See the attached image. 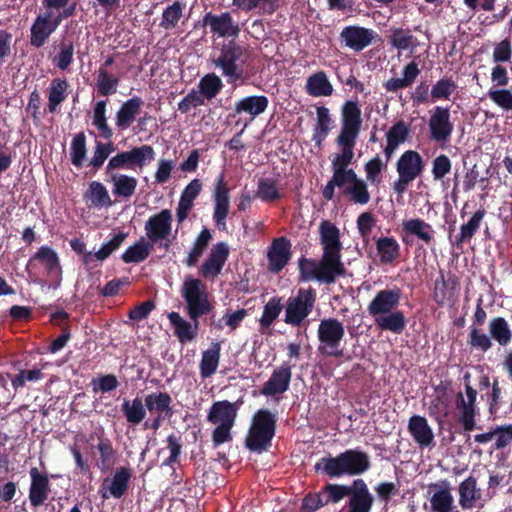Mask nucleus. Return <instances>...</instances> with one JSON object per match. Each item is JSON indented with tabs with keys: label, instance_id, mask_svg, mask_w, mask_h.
Returning a JSON list of instances; mask_svg holds the SVG:
<instances>
[{
	"label": "nucleus",
	"instance_id": "nucleus-14",
	"mask_svg": "<svg viewBox=\"0 0 512 512\" xmlns=\"http://www.w3.org/2000/svg\"><path fill=\"white\" fill-rule=\"evenodd\" d=\"M402 295V289L396 285L377 291L367 306L368 314L374 318L397 310Z\"/></svg>",
	"mask_w": 512,
	"mask_h": 512
},
{
	"label": "nucleus",
	"instance_id": "nucleus-17",
	"mask_svg": "<svg viewBox=\"0 0 512 512\" xmlns=\"http://www.w3.org/2000/svg\"><path fill=\"white\" fill-rule=\"evenodd\" d=\"M30 486L28 499L30 505L38 508L46 503L51 493V484L46 472H41L37 467H31L29 470Z\"/></svg>",
	"mask_w": 512,
	"mask_h": 512
},
{
	"label": "nucleus",
	"instance_id": "nucleus-64",
	"mask_svg": "<svg viewBox=\"0 0 512 512\" xmlns=\"http://www.w3.org/2000/svg\"><path fill=\"white\" fill-rule=\"evenodd\" d=\"M343 195L347 196L351 202L359 205H366L371 200L366 181L355 185H349L343 190Z\"/></svg>",
	"mask_w": 512,
	"mask_h": 512
},
{
	"label": "nucleus",
	"instance_id": "nucleus-33",
	"mask_svg": "<svg viewBox=\"0 0 512 512\" xmlns=\"http://www.w3.org/2000/svg\"><path fill=\"white\" fill-rule=\"evenodd\" d=\"M402 230L408 235L417 237L426 245L434 242V229L432 225L421 218H413L402 222Z\"/></svg>",
	"mask_w": 512,
	"mask_h": 512
},
{
	"label": "nucleus",
	"instance_id": "nucleus-51",
	"mask_svg": "<svg viewBox=\"0 0 512 512\" xmlns=\"http://www.w3.org/2000/svg\"><path fill=\"white\" fill-rule=\"evenodd\" d=\"M234 6L242 11L259 9L263 15H272L279 8L278 0H232Z\"/></svg>",
	"mask_w": 512,
	"mask_h": 512
},
{
	"label": "nucleus",
	"instance_id": "nucleus-24",
	"mask_svg": "<svg viewBox=\"0 0 512 512\" xmlns=\"http://www.w3.org/2000/svg\"><path fill=\"white\" fill-rule=\"evenodd\" d=\"M355 491L349 497L343 510L346 512H371L374 505V496L370 492L367 483L361 479H355Z\"/></svg>",
	"mask_w": 512,
	"mask_h": 512
},
{
	"label": "nucleus",
	"instance_id": "nucleus-49",
	"mask_svg": "<svg viewBox=\"0 0 512 512\" xmlns=\"http://www.w3.org/2000/svg\"><path fill=\"white\" fill-rule=\"evenodd\" d=\"M457 284L455 279H445L444 274L441 273L434 282V301L440 306L444 305L453 296Z\"/></svg>",
	"mask_w": 512,
	"mask_h": 512
},
{
	"label": "nucleus",
	"instance_id": "nucleus-36",
	"mask_svg": "<svg viewBox=\"0 0 512 512\" xmlns=\"http://www.w3.org/2000/svg\"><path fill=\"white\" fill-rule=\"evenodd\" d=\"M459 505L463 510L472 509L476 501L481 498V490L477 488V480L469 476L463 480L458 487Z\"/></svg>",
	"mask_w": 512,
	"mask_h": 512
},
{
	"label": "nucleus",
	"instance_id": "nucleus-44",
	"mask_svg": "<svg viewBox=\"0 0 512 512\" xmlns=\"http://www.w3.org/2000/svg\"><path fill=\"white\" fill-rule=\"evenodd\" d=\"M111 182L113 183L112 193L116 197L128 199L134 195L138 180L126 174H112Z\"/></svg>",
	"mask_w": 512,
	"mask_h": 512
},
{
	"label": "nucleus",
	"instance_id": "nucleus-16",
	"mask_svg": "<svg viewBox=\"0 0 512 512\" xmlns=\"http://www.w3.org/2000/svg\"><path fill=\"white\" fill-rule=\"evenodd\" d=\"M378 34L370 28L349 25L340 32V41L354 52H360L370 46Z\"/></svg>",
	"mask_w": 512,
	"mask_h": 512
},
{
	"label": "nucleus",
	"instance_id": "nucleus-47",
	"mask_svg": "<svg viewBox=\"0 0 512 512\" xmlns=\"http://www.w3.org/2000/svg\"><path fill=\"white\" fill-rule=\"evenodd\" d=\"M119 83V77L111 74L107 69H104V67H99L95 84L99 96L108 97L115 94Z\"/></svg>",
	"mask_w": 512,
	"mask_h": 512
},
{
	"label": "nucleus",
	"instance_id": "nucleus-11",
	"mask_svg": "<svg viewBox=\"0 0 512 512\" xmlns=\"http://www.w3.org/2000/svg\"><path fill=\"white\" fill-rule=\"evenodd\" d=\"M428 128L430 139L441 148L447 147L454 131L450 107L436 106L428 120Z\"/></svg>",
	"mask_w": 512,
	"mask_h": 512
},
{
	"label": "nucleus",
	"instance_id": "nucleus-45",
	"mask_svg": "<svg viewBox=\"0 0 512 512\" xmlns=\"http://www.w3.org/2000/svg\"><path fill=\"white\" fill-rule=\"evenodd\" d=\"M355 479L351 485L328 483L321 488L326 505L333 503L336 504L343 500L345 497H350L355 491Z\"/></svg>",
	"mask_w": 512,
	"mask_h": 512
},
{
	"label": "nucleus",
	"instance_id": "nucleus-35",
	"mask_svg": "<svg viewBox=\"0 0 512 512\" xmlns=\"http://www.w3.org/2000/svg\"><path fill=\"white\" fill-rule=\"evenodd\" d=\"M374 323L382 331H390L394 334H401L407 324L405 314L401 310H395L381 316L374 317Z\"/></svg>",
	"mask_w": 512,
	"mask_h": 512
},
{
	"label": "nucleus",
	"instance_id": "nucleus-41",
	"mask_svg": "<svg viewBox=\"0 0 512 512\" xmlns=\"http://www.w3.org/2000/svg\"><path fill=\"white\" fill-rule=\"evenodd\" d=\"M128 234L125 232H119L113 236L112 239L104 243L98 251L95 253L89 252L84 258V264L89 266L94 261H104L113 252L120 248Z\"/></svg>",
	"mask_w": 512,
	"mask_h": 512
},
{
	"label": "nucleus",
	"instance_id": "nucleus-30",
	"mask_svg": "<svg viewBox=\"0 0 512 512\" xmlns=\"http://www.w3.org/2000/svg\"><path fill=\"white\" fill-rule=\"evenodd\" d=\"M408 431L421 447H429L434 441V433L425 417L413 415L408 421Z\"/></svg>",
	"mask_w": 512,
	"mask_h": 512
},
{
	"label": "nucleus",
	"instance_id": "nucleus-57",
	"mask_svg": "<svg viewBox=\"0 0 512 512\" xmlns=\"http://www.w3.org/2000/svg\"><path fill=\"white\" fill-rule=\"evenodd\" d=\"M223 86V82L218 75L208 73L200 79L198 92L203 95L205 100H211L221 92Z\"/></svg>",
	"mask_w": 512,
	"mask_h": 512
},
{
	"label": "nucleus",
	"instance_id": "nucleus-40",
	"mask_svg": "<svg viewBox=\"0 0 512 512\" xmlns=\"http://www.w3.org/2000/svg\"><path fill=\"white\" fill-rule=\"evenodd\" d=\"M333 86L324 71H318L310 75L306 82V92L313 97L331 96Z\"/></svg>",
	"mask_w": 512,
	"mask_h": 512
},
{
	"label": "nucleus",
	"instance_id": "nucleus-42",
	"mask_svg": "<svg viewBox=\"0 0 512 512\" xmlns=\"http://www.w3.org/2000/svg\"><path fill=\"white\" fill-rule=\"evenodd\" d=\"M131 478V470L127 467H120L116 470L112 480L106 478L103 486L109 483L107 489L112 497L120 499L127 492Z\"/></svg>",
	"mask_w": 512,
	"mask_h": 512
},
{
	"label": "nucleus",
	"instance_id": "nucleus-43",
	"mask_svg": "<svg viewBox=\"0 0 512 512\" xmlns=\"http://www.w3.org/2000/svg\"><path fill=\"white\" fill-rule=\"evenodd\" d=\"M38 261L41 263L48 275H61V266L59 257L54 249L49 246H41L38 251L31 257L30 262Z\"/></svg>",
	"mask_w": 512,
	"mask_h": 512
},
{
	"label": "nucleus",
	"instance_id": "nucleus-25",
	"mask_svg": "<svg viewBox=\"0 0 512 512\" xmlns=\"http://www.w3.org/2000/svg\"><path fill=\"white\" fill-rule=\"evenodd\" d=\"M291 378V366L288 363H283L280 367L274 369L272 375L268 381L264 383L260 392L264 396L283 394L289 389Z\"/></svg>",
	"mask_w": 512,
	"mask_h": 512
},
{
	"label": "nucleus",
	"instance_id": "nucleus-26",
	"mask_svg": "<svg viewBox=\"0 0 512 512\" xmlns=\"http://www.w3.org/2000/svg\"><path fill=\"white\" fill-rule=\"evenodd\" d=\"M422 156L414 150L405 151L397 160L396 170L398 175L415 180L424 170Z\"/></svg>",
	"mask_w": 512,
	"mask_h": 512
},
{
	"label": "nucleus",
	"instance_id": "nucleus-13",
	"mask_svg": "<svg viewBox=\"0 0 512 512\" xmlns=\"http://www.w3.org/2000/svg\"><path fill=\"white\" fill-rule=\"evenodd\" d=\"M145 233L151 243H158L166 240L171 234L172 212L169 209H163L159 213L152 215L145 223ZM170 241L160 243V247L168 249Z\"/></svg>",
	"mask_w": 512,
	"mask_h": 512
},
{
	"label": "nucleus",
	"instance_id": "nucleus-54",
	"mask_svg": "<svg viewBox=\"0 0 512 512\" xmlns=\"http://www.w3.org/2000/svg\"><path fill=\"white\" fill-rule=\"evenodd\" d=\"M357 141L341 140L336 138L337 145L341 148V153L337 154L331 161L332 169H346L352 163L354 157V147Z\"/></svg>",
	"mask_w": 512,
	"mask_h": 512
},
{
	"label": "nucleus",
	"instance_id": "nucleus-8",
	"mask_svg": "<svg viewBox=\"0 0 512 512\" xmlns=\"http://www.w3.org/2000/svg\"><path fill=\"white\" fill-rule=\"evenodd\" d=\"M316 290L312 287L300 288L296 296L289 297L285 305L284 322L299 327L312 313L316 302Z\"/></svg>",
	"mask_w": 512,
	"mask_h": 512
},
{
	"label": "nucleus",
	"instance_id": "nucleus-50",
	"mask_svg": "<svg viewBox=\"0 0 512 512\" xmlns=\"http://www.w3.org/2000/svg\"><path fill=\"white\" fill-rule=\"evenodd\" d=\"M108 100H99L95 103L93 107V117L92 123L97 128L100 133V136L103 139L110 140L114 132L112 128L108 125L107 117H106V106Z\"/></svg>",
	"mask_w": 512,
	"mask_h": 512
},
{
	"label": "nucleus",
	"instance_id": "nucleus-18",
	"mask_svg": "<svg viewBox=\"0 0 512 512\" xmlns=\"http://www.w3.org/2000/svg\"><path fill=\"white\" fill-rule=\"evenodd\" d=\"M58 27L53 11L46 10L45 13L39 14L30 28V45L41 48Z\"/></svg>",
	"mask_w": 512,
	"mask_h": 512
},
{
	"label": "nucleus",
	"instance_id": "nucleus-55",
	"mask_svg": "<svg viewBox=\"0 0 512 512\" xmlns=\"http://www.w3.org/2000/svg\"><path fill=\"white\" fill-rule=\"evenodd\" d=\"M151 248L152 245L141 238L123 252L121 259L126 264L143 262L148 258Z\"/></svg>",
	"mask_w": 512,
	"mask_h": 512
},
{
	"label": "nucleus",
	"instance_id": "nucleus-5",
	"mask_svg": "<svg viewBox=\"0 0 512 512\" xmlns=\"http://www.w3.org/2000/svg\"><path fill=\"white\" fill-rule=\"evenodd\" d=\"M246 54V48L233 39L222 46L219 56L213 59V64L222 70V75L227 78L228 83L235 84L244 79Z\"/></svg>",
	"mask_w": 512,
	"mask_h": 512
},
{
	"label": "nucleus",
	"instance_id": "nucleus-58",
	"mask_svg": "<svg viewBox=\"0 0 512 512\" xmlns=\"http://www.w3.org/2000/svg\"><path fill=\"white\" fill-rule=\"evenodd\" d=\"M256 196L266 203H272L282 198V194L277 187V181L273 178L259 179Z\"/></svg>",
	"mask_w": 512,
	"mask_h": 512
},
{
	"label": "nucleus",
	"instance_id": "nucleus-32",
	"mask_svg": "<svg viewBox=\"0 0 512 512\" xmlns=\"http://www.w3.org/2000/svg\"><path fill=\"white\" fill-rule=\"evenodd\" d=\"M420 74L417 63L410 62L404 66L402 78H390L383 82L382 86L386 92L397 93L399 90L410 87Z\"/></svg>",
	"mask_w": 512,
	"mask_h": 512
},
{
	"label": "nucleus",
	"instance_id": "nucleus-63",
	"mask_svg": "<svg viewBox=\"0 0 512 512\" xmlns=\"http://www.w3.org/2000/svg\"><path fill=\"white\" fill-rule=\"evenodd\" d=\"M183 8L184 4L179 1L167 6L162 13L160 27L165 30L175 28L182 17Z\"/></svg>",
	"mask_w": 512,
	"mask_h": 512
},
{
	"label": "nucleus",
	"instance_id": "nucleus-12",
	"mask_svg": "<svg viewBox=\"0 0 512 512\" xmlns=\"http://www.w3.org/2000/svg\"><path fill=\"white\" fill-rule=\"evenodd\" d=\"M341 128L337 138L357 141L362 128V112L358 101L347 100L341 106Z\"/></svg>",
	"mask_w": 512,
	"mask_h": 512
},
{
	"label": "nucleus",
	"instance_id": "nucleus-2",
	"mask_svg": "<svg viewBox=\"0 0 512 512\" xmlns=\"http://www.w3.org/2000/svg\"><path fill=\"white\" fill-rule=\"evenodd\" d=\"M489 334L482 329L470 326L467 344L471 349L487 352L495 341L501 347H507L512 342V329L509 322L501 316L493 317L488 324Z\"/></svg>",
	"mask_w": 512,
	"mask_h": 512
},
{
	"label": "nucleus",
	"instance_id": "nucleus-21",
	"mask_svg": "<svg viewBox=\"0 0 512 512\" xmlns=\"http://www.w3.org/2000/svg\"><path fill=\"white\" fill-rule=\"evenodd\" d=\"M202 23L203 26H209L211 32L218 37L237 38L240 33L238 24L233 20L229 12H223L220 15L207 12L203 16Z\"/></svg>",
	"mask_w": 512,
	"mask_h": 512
},
{
	"label": "nucleus",
	"instance_id": "nucleus-46",
	"mask_svg": "<svg viewBox=\"0 0 512 512\" xmlns=\"http://www.w3.org/2000/svg\"><path fill=\"white\" fill-rule=\"evenodd\" d=\"M486 214L484 209L477 210L467 223L461 225L460 234L452 242L456 247H461L463 243L469 242L479 230L481 222Z\"/></svg>",
	"mask_w": 512,
	"mask_h": 512
},
{
	"label": "nucleus",
	"instance_id": "nucleus-9",
	"mask_svg": "<svg viewBox=\"0 0 512 512\" xmlns=\"http://www.w3.org/2000/svg\"><path fill=\"white\" fill-rule=\"evenodd\" d=\"M319 235L323 250L322 256L346 274V268L342 262L343 246L339 228L334 223L323 220L319 225Z\"/></svg>",
	"mask_w": 512,
	"mask_h": 512
},
{
	"label": "nucleus",
	"instance_id": "nucleus-15",
	"mask_svg": "<svg viewBox=\"0 0 512 512\" xmlns=\"http://www.w3.org/2000/svg\"><path fill=\"white\" fill-rule=\"evenodd\" d=\"M428 493L431 494L429 499L431 512H459L451 492V485L447 480L430 483Z\"/></svg>",
	"mask_w": 512,
	"mask_h": 512
},
{
	"label": "nucleus",
	"instance_id": "nucleus-31",
	"mask_svg": "<svg viewBox=\"0 0 512 512\" xmlns=\"http://www.w3.org/2000/svg\"><path fill=\"white\" fill-rule=\"evenodd\" d=\"M269 105V99L265 95H250L241 98L235 103L236 114H248L250 121L266 111Z\"/></svg>",
	"mask_w": 512,
	"mask_h": 512
},
{
	"label": "nucleus",
	"instance_id": "nucleus-6",
	"mask_svg": "<svg viewBox=\"0 0 512 512\" xmlns=\"http://www.w3.org/2000/svg\"><path fill=\"white\" fill-rule=\"evenodd\" d=\"M344 335V325L337 318L322 319L317 330L318 353L323 356L342 358L344 352L343 349H340V343Z\"/></svg>",
	"mask_w": 512,
	"mask_h": 512
},
{
	"label": "nucleus",
	"instance_id": "nucleus-22",
	"mask_svg": "<svg viewBox=\"0 0 512 512\" xmlns=\"http://www.w3.org/2000/svg\"><path fill=\"white\" fill-rule=\"evenodd\" d=\"M466 399L464 398L462 392H459L456 396V406L460 411L459 421L463 425V429L465 431H473L476 429V420H475V407H476V397L477 391L470 386L469 384L465 385Z\"/></svg>",
	"mask_w": 512,
	"mask_h": 512
},
{
	"label": "nucleus",
	"instance_id": "nucleus-39",
	"mask_svg": "<svg viewBox=\"0 0 512 512\" xmlns=\"http://www.w3.org/2000/svg\"><path fill=\"white\" fill-rule=\"evenodd\" d=\"M69 83L66 78L52 79L48 88L47 109L50 113H55L58 107L66 100L68 96Z\"/></svg>",
	"mask_w": 512,
	"mask_h": 512
},
{
	"label": "nucleus",
	"instance_id": "nucleus-60",
	"mask_svg": "<svg viewBox=\"0 0 512 512\" xmlns=\"http://www.w3.org/2000/svg\"><path fill=\"white\" fill-rule=\"evenodd\" d=\"M282 298L278 296L271 297L264 305L263 313L259 319L262 328H269L280 315L282 309Z\"/></svg>",
	"mask_w": 512,
	"mask_h": 512
},
{
	"label": "nucleus",
	"instance_id": "nucleus-23",
	"mask_svg": "<svg viewBox=\"0 0 512 512\" xmlns=\"http://www.w3.org/2000/svg\"><path fill=\"white\" fill-rule=\"evenodd\" d=\"M292 256L291 242L286 237L275 238L267 253L268 269L272 273H279L288 264Z\"/></svg>",
	"mask_w": 512,
	"mask_h": 512
},
{
	"label": "nucleus",
	"instance_id": "nucleus-27",
	"mask_svg": "<svg viewBox=\"0 0 512 512\" xmlns=\"http://www.w3.org/2000/svg\"><path fill=\"white\" fill-rule=\"evenodd\" d=\"M144 102L141 97L133 96L123 102L116 112L115 125L120 131L127 130L140 113Z\"/></svg>",
	"mask_w": 512,
	"mask_h": 512
},
{
	"label": "nucleus",
	"instance_id": "nucleus-62",
	"mask_svg": "<svg viewBox=\"0 0 512 512\" xmlns=\"http://www.w3.org/2000/svg\"><path fill=\"white\" fill-rule=\"evenodd\" d=\"M86 136L83 132L76 134L71 142L70 160L76 168H82L86 158Z\"/></svg>",
	"mask_w": 512,
	"mask_h": 512
},
{
	"label": "nucleus",
	"instance_id": "nucleus-48",
	"mask_svg": "<svg viewBox=\"0 0 512 512\" xmlns=\"http://www.w3.org/2000/svg\"><path fill=\"white\" fill-rule=\"evenodd\" d=\"M220 343H212L211 347L204 351L200 362V375L202 378H208L212 376L219 364L220 359Z\"/></svg>",
	"mask_w": 512,
	"mask_h": 512
},
{
	"label": "nucleus",
	"instance_id": "nucleus-56",
	"mask_svg": "<svg viewBox=\"0 0 512 512\" xmlns=\"http://www.w3.org/2000/svg\"><path fill=\"white\" fill-rule=\"evenodd\" d=\"M98 444L96 446L100 457L97 461V467L101 470L110 469L115 463L116 451L113 448L112 442L109 438L99 436Z\"/></svg>",
	"mask_w": 512,
	"mask_h": 512
},
{
	"label": "nucleus",
	"instance_id": "nucleus-34",
	"mask_svg": "<svg viewBox=\"0 0 512 512\" xmlns=\"http://www.w3.org/2000/svg\"><path fill=\"white\" fill-rule=\"evenodd\" d=\"M375 245L381 264L390 265L399 259L401 247L394 237L381 236L376 239Z\"/></svg>",
	"mask_w": 512,
	"mask_h": 512
},
{
	"label": "nucleus",
	"instance_id": "nucleus-10",
	"mask_svg": "<svg viewBox=\"0 0 512 512\" xmlns=\"http://www.w3.org/2000/svg\"><path fill=\"white\" fill-rule=\"evenodd\" d=\"M154 159L155 151L153 147L148 144H143L128 151L119 152L111 157L106 166V173L116 169H142L147 163Z\"/></svg>",
	"mask_w": 512,
	"mask_h": 512
},
{
	"label": "nucleus",
	"instance_id": "nucleus-52",
	"mask_svg": "<svg viewBox=\"0 0 512 512\" xmlns=\"http://www.w3.org/2000/svg\"><path fill=\"white\" fill-rule=\"evenodd\" d=\"M121 411L123 412L128 423L137 425L141 423L146 417V409L139 397L134 398L132 401L124 399L121 405Z\"/></svg>",
	"mask_w": 512,
	"mask_h": 512
},
{
	"label": "nucleus",
	"instance_id": "nucleus-37",
	"mask_svg": "<svg viewBox=\"0 0 512 512\" xmlns=\"http://www.w3.org/2000/svg\"><path fill=\"white\" fill-rule=\"evenodd\" d=\"M172 397L167 392H153L145 396L144 406L151 414L171 416L173 410L171 407Z\"/></svg>",
	"mask_w": 512,
	"mask_h": 512
},
{
	"label": "nucleus",
	"instance_id": "nucleus-19",
	"mask_svg": "<svg viewBox=\"0 0 512 512\" xmlns=\"http://www.w3.org/2000/svg\"><path fill=\"white\" fill-rule=\"evenodd\" d=\"M214 213L213 220L218 228L225 226L229 214L230 197L229 189L225 180V174L220 173L215 180L213 191Z\"/></svg>",
	"mask_w": 512,
	"mask_h": 512
},
{
	"label": "nucleus",
	"instance_id": "nucleus-3",
	"mask_svg": "<svg viewBox=\"0 0 512 512\" xmlns=\"http://www.w3.org/2000/svg\"><path fill=\"white\" fill-rule=\"evenodd\" d=\"M276 431V417L268 409H259L245 439V446L252 452L267 451Z\"/></svg>",
	"mask_w": 512,
	"mask_h": 512
},
{
	"label": "nucleus",
	"instance_id": "nucleus-1",
	"mask_svg": "<svg viewBox=\"0 0 512 512\" xmlns=\"http://www.w3.org/2000/svg\"><path fill=\"white\" fill-rule=\"evenodd\" d=\"M370 467L371 462L368 453L360 449H347L337 456L322 457L314 465L316 472L330 478L362 475Z\"/></svg>",
	"mask_w": 512,
	"mask_h": 512
},
{
	"label": "nucleus",
	"instance_id": "nucleus-20",
	"mask_svg": "<svg viewBox=\"0 0 512 512\" xmlns=\"http://www.w3.org/2000/svg\"><path fill=\"white\" fill-rule=\"evenodd\" d=\"M229 254V247L225 242H218L213 245L207 259L199 268V275L205 279L217 277L228 260Z\"/></svg>",
	"mask_w": 512,
	"mask_h": 512
},
{
	"label": "nucleus",
	"instance_id": "nucleus-28",
	"mask_svg": "<svg viewBox=\"0 0 512 512\" xmlns=\"http://www.w3.org/2000/svg\"><path fill=\"white\" fill-rule=\"evenodd\" d=\"M238 408L228 400L216 401L212 404L207 420L213 424L234 425Z\"/></svg>",
	"mask_w": 512,
	"mask_h": 512
},
{
	"label": "nucleus",
	"instance_id": "nucleus-38",
	"mask_svg": "<svg viewBox=\"0 0 512 512\" xmlns=\"http://www.w3.org/2000/svg\"><path fill=\"white\" fill-rule=\"evenodd\" d=\"M316 112L317 121L313 130L312 141L316 147L321 148L324 140L332 129L333 120L330 116L329 109L325 106L317 107Z\"/></svg>",
	"mask_w": 512,
	"mask_h": 512
},
{
	"label": "nucleus",
	"instance_id": "nucleus-59",
	"mask_svg": "<svg viewBox=\"0 0 512 512\" xmlns=\"http://www.w3.org/2000/svg\"><path fill=\"white\" fill-rule=\"evenodd\" d=\"M85 198L90 199L95 207H110L113 204L106 187L98 181H92L89 184Z\"/></svg>",
	"mask_w": 512,
	"mask_h": 512
},
{
	"label": "nucleus",
	"instance_id": "nucleus-53",
	"mask_svg": "<svg viewBox=\"0 0 512 512\" xmlns=\"http://www.w3.org/2000/svg\"><path fill=\"white\" fill-rule=\"evenodd\" d=\"M211 239V231L208 228H203L196 237V240L194 241L193 246L185 260V264L188 267H193L198 263L199 258L205 252Z\"/></svg>",
	"mask_w": 512,
	"mask_h": 512
},
{
	"label": "nucleus",
	"instance_id": "nucleus-29",
	"mask_svg": "<svg viewBox=\"0 0 512 512\" xmlns=\"http://www.w3.org/2000/svg\"><path fill=\"white\" fill-rule=\"evenodd\" d=\"M170 324L174 328V335L178 338L179 342L187 343L195 339L199 330V318L192 320L193 323L185 320L178 312H171L168 314Z\"/></svg>",
	"mask_w": 512,
	"mask_h": 512
},
{
	"label": "nucleus",
	"instance_id": "nucleus-61",
	"mask_svg": "<svg viewBox=\"0 0 512 512\" xmlns=\"http://www.w3.org/2000/svg\"><path fill=\"white\" fill-rule=\"evenodd\" d=\"M74 44L64 39L59 45V52L52 58V63L58 69L65 71L73 63Z\"/></svg>",
	"mask_w": 512,
	"mask_h": 512
},
{
	"label": "nucleus",
	"instance_id": "nucleus-7",
	"mask_svg": "<svg viewBox=\"0 0 512 512\" xmlns=\"http://www.w3.org/2000/svg\"><path fill=\"white\" fill-rule=\"evenodd\" d=\"M300 281L316 280L320 283L331 285L339 277H345V273L337 268L323 256L319 260L301 257L298 260Z\"/></svg>",
	"mask_w": 512,
	"mask_h": 512
},
{
	"label": "nucleus",
	"instance_id": "nucleus-4",
	"mask_svg": "<svg viewBox=\"0 0 512 512\" xmlns=\"http://www.w3.org/2000/svg\"><path fill=\"white\" fill-rule=\"evenodd\" d=\"M180 294L186 304L185 311L191 320L201 318L209 314L213 309L207 287L198 278L186 276L182 283Z\"/></svg>",
	"mask_w": 512,
	"mask_h": 512
}]
</instances>
